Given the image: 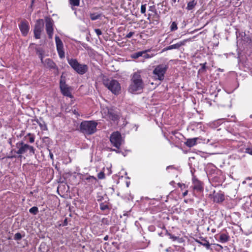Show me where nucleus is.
I'll return each mask as SVG.
<instances>
[{"mask_svg":"<svg viewBox=\"0 0 252 252\" xmlns=\"http://www.w3.org/2000/svg\"><path fill=\"white\" fill-rule=\"evenodd\" d=\"M67 62L71 67L79 74H84L88 71V66L86 64H80L76 59L68 58Z\"/></svg>","mask_w":252,"mask_h":252,"instance_id":"obj_4","label":"nucleus"},{"mask_svg":"<svg viewBox=\"0 0 252 252\" xmlns=\"http://www.w3.org/2000/svg\"><path fill=\"white\" fill-rule=\"evenodd\" d=\"M197 0H192L188 3L187 9L188 10H192L197 4Z\"/></svg>","mask_w":252,"mask_h":252,"instance_id":"obj_22","label":"nucleus"},{"mask_svg":"<svg viewBox=\"0 0 252 252\" xmlns=\"http://www.w3.org/2000/svg\"><path fill=\"white\" fill-rule=\"evenodd\" d=\"M146 4H142L141 6V13L144 14L146 12Z\"/></svg>","mask_w":252,"mask_h":252,"instance_id":"obj_38","label":"nucleus"},{"mask_svg":"<svg viewBox=\"0 0 252 252\" xmlns=\"http://www.w3.org/2000/svg\"><path fill=\"white\" fill-rule=\"evenodd\" d=\"M109 139L112 145L117 149H120L121 146L124 143L121 133L118 131L113 132L110 135Z\"/></svg>","mask_w":252,"mask_h":252,"instance_id":"obj_7","label":"nucleus"},{"mask_svg":"<svg viewBox=\"0 0 252 252\" xmlns=\"http://www.w3.org/2000/svg\"><path fill=\"white\" fill-rule=\"evenodd\" d=\"M196 242L205 247L207 250L211 249L209 242L205 239L202 238L201 240H196Z\"/></svg>","mask_w":252,"mask_h":252,"instance_id":"obj_19","label":"nucleus"},{"mask_svg":"<svg viewBox=\"0 0 252 252\" xmlns=\"http://www.w3.org/2000/svg\"><path fill=\"white\" fill-rule=\"evenodd\" d=\"M106 118L114 122L118 121L121 116L120 113L117 109L108 108L106 112Z\"/></svg>","mask_w":252,"mask_h":252,"instance_id":"obj_8","label":"nucleus"},{"mask_svg":"<svg viewBox=\"0 0 252 252\" xmlns=\"http://www.w3.org/2000/svg\"><path fill=\"white\" fill-rule=\"evenodd\" d=\"M206 63L200 64V65H201V67L199 69V72H203L206 70Z\"/></svg>","mask_w":252,"mask_h":252,"instance_id":"obj_35","label":"nucleus"},{"mask_svg":"<svg viewBox=\"0 0 252 252\" xmlns=\"http://www.w3.org/2000/svg\"><path fill=\"white\" fill-rule=\"evenodd\" d=\"M15 156H9V157H8V158H15Z\"/></svg>","mask_w":252,"mask_h":252,"instance_id":"obj_53","label":"nucleus"},{"mask_svg":"<svg viewBox=\"0 0 252 252\" xmlns=\"http://www.w3.org/2000/svg\"><path fill=\"white\" fill-rule=\"evenodd\" d=\"M35 51L36 54L38 56L42 63H43V55L44 54V51L41 48H35Z\"/></svg>","mask_w":252,"mask_h":252,"instance_id":"obj_20","label":"nucleus"},{"mask_svg":"<svg viewBox=\"0 0 252 252\" xmlns=\"http://www.w3.org/2000/svg\"><path fill=\"white\" fill-rule=\"evenodd\" d=\"M178 186L181 188L182 189H183V188H186V185L185 184H181V183H179L178 184Z\"/></svg>","mask_w":252,"mask_h":252,"instance_id":"obj_42","label":"nucleus"},{"mask_svg":"<svg viewBox=\"0 0 252 252\" xmlns=\"http://www.w3.org/2000/svg\"><path fill=\"white\" fill-rule=\"evenodd\" d=\"M101 14L97 13H91L90 15V18L92 20H96L100 18Z\"/></svg>","mask_w":252,"mask_h":252,"instance_id":"obj_25","label":"nucleus"},{"mask_svg":"<svg viewBox=\"0 0 252 252\" xmlns=\"http://www.w3.org/2000/svg\"><path fill=\"white\" fill-rule=\"evenodd\" d=\"M173 3H175L176 2V0H172Z\"/></svg>","mask_w":252,"mask_h":252,"instance_id":"obj_54","label":"nucleus"},{"mask_svg":"<svg viewBox=\"0 0 252 252\" xmlns=\"http://www.w3.org/2000/svg\"><path fill=\"white\" fill-rule=\"evenodd\" d=\"M29 212L34 215H36L38 213V209L36 206H33L30 209Z\"/></svg>","mask_w":252,"mask_h":252,"instance_id":"obj_26","label":"nucleus"},{"mask_svg":"<svg viewBox=\"0 0 252 252\" xmlns=\"http://www.w3.org/2000/svg\"><path fill=\"white\" fill-rule=\"evenodd\" d=\"M173 168V166H171V165H170V166H168L167 167H166V169H168L169 168Z\"/></svg>","mask_w":252,"mask_h":252,"instance_id":"obj_50","label":"nucleus"},{"mask_svg":"<svg viewBox=\"0 0 252 252\" xmlns=\"http://www.w3.org/2000/svg\"><path fill=\"white\" fill-rule=\"evenodd\" d=\"M66 85L65 77L63 76V73L61 76V79H60V86H62V85Z\"/></svg>","mask_w":252,"mask_h":252,"instance_id":"obj_32","label":"nucleus"},{"mask_svg":"<svg viewBox=\"0 0 252 252\" xmlns=\"http://www.w3.org/2000/svg\"><path fill=\"white\" fill-rule=\"evenodd\" d=\"M144 84L139 73H133L131 78V83L128 88V91L131 93L137 91H142L144 88Z\"/></svg>","mask_w":252,"mask_h":252,"instance_id":"obj_2","label":"nucleus"},{"mask_svg":"<svg viewBox=\"0 0 252 252\" xmlns=\"http://www.w3.org/2000/svg\"><path fill=\"white\" fill-rule=\"evenodd\" d=\"M103 83L113 94L118 95L120 94L121 87L117 80L112 79L104 78L103 79Z\"/></svg>","mask_w":252,"mask_h":252,"instance_id":"obj_3","label":"nucleus"},{"mask_svg":"<svg viewBox=\"0 0 252 252\" xmlns=\"http://www.w3.org/2000/svg\"><path fill=\"white\" fill-rule=\"evenodd\" d=\"M45 27L47 33L48 37L52 39L53 35V24L54 22L52 18L50 17H46L45 18Z\"/></svg>","mask_w":252,"mask_h":252,"instance_id":"obj_10","label":"nucleus"},{"mask_svg":"<svg viewBox=\"0 0 252 252\" xmlns=\"http://www.w3.org/2000/svg\"><path fill=\"white\" fill-rule=\"evenodd\" d=\"M55 42L56 44L57 50L59 57L61 59L64 58V52L63 50V43L60 37L57 35H56L55 36Z\"/></svg>","mask_w":252,"mask_h":252,"instance_id":"obj_12","label":"nucleus"},{"mask_svg":"<svg viewBox=\"0 0 252 252\" xmlns=\"http://www.w3.org/2000/svg\"><path fill=\"white\" fill-rule=\"evenodd\" d=\"M188 190H186V191H185L184 192H183V196H186V195L188 194Z\"/></svg>","mask_w":252,"mask_h":252,"instance_id":"obj_46","label":"nucleus"},{"mask_svg":"<svg viewBox=\"0 0 252 252\" xmlns=\"http://www.w3.org/2000/svg\"><path fill=\"white\" fill-rule=\"evenodd\" d=\"M163 230L164 231V234L169 236V238L173 241H175L178 239V237L173 235L171 233H169L167 230L165 229V227H163Z\"/></svg>","mask_w":252,"mask_h":252,"instance_id":"obj_24","label":"nucleus"},{"mask_svg":"<svg viewBox=\"0 0 252 252\" xmlns=\"http://www.w3.org/2000/svg\"><path fill=\"white\" fill-rule=\"evenodd\" d=\"M245 153L252 155V148H247L245 150Z\"/></svg>","mask_w":252,"mask_h":252,"instance_id":"obj_39","label":"nucleus"},{"mask_svg":"<svg viewBox=\"0 0 252 252\" xmlns=\"http://www.w3.org/2000/svg\"><path fill=\"white\" fill-rule=\"evenodd\" d=\"M95 32L96 33V34L99 36L102 34V32L101 30L99 29H95L94 30Z\"/></svg>","mask_w":252,"mask_h":252,"instance_id":"obj_40","label":"nucleus"},{"mask_svg":"<svg viewBox=\"0 0 252 252\" xmlns=\"http://www.w3.org/2000/svg\"><path fill=\"white\" fill-rule=\"evenodd\" d=\"M218 70L219 71H220V72H223V69H221V68H219Z\"/></svg>","mask_w":252,"mask_h":252,"instance_id":"obj_52","label":"nucleus"},{"mask_svg":"<svg viewBox=\"0 0 252 252\" xmlns=\"http://www.w3.org/2000/svg\"><path fill=\"white\" fill-rule=\"evenodd\" d=\"M173 183H174V181H172V182L170 183V184H173Z\"/></svg>","mask_w":252,"mask_h":252,"instance_id":"obj_55","label":"nucleus"},{"mask_svg":"<svg viewBox=\"0 0 252 252\" xmlns=\"http://www.w3.org/2000/svg\"><path fill=\"white\" fill-rule=\"evenodd\" d=\"M188 41H189V39H185V40L181 41L179 42H178L175 44L167 46L166 47L164 48L162 51H165L172 50V49H178L182 46L185 45L186 44V43H187V42Z\"/></svg>","mask_w":252,"mask_h":252,"instance_id":"obj_14","label":"nucleus"},{"mask_svg":"<svg viewBox=\"0 0 252 252\" xmlns=\"http://www.w3.org/2000/svg\"><path fill=\"white\" fill-rule=\"evenodd\" d=\"M44 66L49 68V69L54 70V73L56 75H58L59 73L58 67L57 66L56 63L50 59H47L43 61V63Z\"/></svg>","mask_w":252,"mask_h":252,"instance_id":"obj_11","label":"nucleus"},{"mask_svg":"<svg viewBox=\"0 0 252 252\" xmlns=\"http://www.w3.org/2000/svg\"><path fill=\"white\" fill-rule=\"evenodd\" d=\"M224 200V195L222 193H217L214 196V201L216 203H220Z\"/></svg>","mask_w":252,"mask_h":252,"instance_id":"obj_17","label":"nucleus"},{"mask_svg":"<svg viewBox=\"0 0 252 252\" xmlns=\"http://www.w3.org/2000/svg\"><path fill=\"white\" fill-rule=\"evenodd\" d=\"M73 113L77 115V116H79V114H78L77 111L76 110V109H74L73 111Z\"/></svg>","mask_w":252,"mask_h":252,"instance_id":"obj_45","label":"nucleus"},{"mask_svg":"<svg viewBox=\"0 0 252 252\" xmlns=\"http://www.w3.org/2000/svg\"><path fill=\"white\" fill-rule=\"evenodd\" d=\"M60 88L62 94L66 96L72 98L73 96L71 94V88L68 87L67 85L60 86Z\"/></svg>","mask_w":252,"mask_h":252,"instance_id":"obj_15","label":"nucleus"},{"mask_svg":"<svg viewBox=\"0 0 252 252\" xmlns=\"http://www.w3.org/2000/svg\"><path fill=\"white\" fill-rule=\"evenodd\" d=\"M50 158H53V154H52V153H50Z\"/></svg>","mask_w":252,"mask_h":252,"instance_id":"obj_51","label":"nucleus"},{"mask_svg":"<svg viewBox=\"0 0 252 252\" xmlns=\"http://www.w3.org/2000/svg\"><path fill=\"white\" fill-rule=\"evenodd\" d=\"M34 0H31V7L32 6V4L34 3Z\"/></svg>","mask_w":252,"mask_h":252,"instance_id":"obj_49","label":"nucleus"},{"mask_svg":"<svg viewBox=\"0 0 252 252\" xmlns=\"http://www.w3.org/2000/svg\"><path fill=\"white\" fill-rule=\"evenodd\" d=\"M168 68V65L165 64H160L156 66L153 71L155 78L159 81L163 80Z\"/></svg>","mask_w":252,"mask_h":252,"instance_id":"obj_6","label":"nucleus"},{"mask_svg":"<svg viewBox=\"0 0 252 252\" xmlns=\"http://www.w3.org/2000/svg\"><path fill=\"white\" fill-rule=\"evenodd\" d=\"M178 29L177 24L175 22L171 23L170 26V31L171 32L175 31Z\"/></svg>","mask_w":252,"mask_h":252,"instance_id":"obj_31","label":"nucleus"},{"mask_svg":"<svg viewBox=\"0 0 252 252\" xmlns=\"http://www.w3.org/2000/svg\"><path fill=\"white\" fill-rule=\"evenodd\" d=\"M34 135L31 133H28L24 137L25 140H26L27 142H29L30 143H32L34 142Z\"/></svg>","mask_w":252,"mask_h":252,"instance_id":"obj_21","label":"nucleus"},{"mask_svg":"<svg viewBox=\"0 0 252 252\" xmlns=\"http://www.w3.org/2000/svg\"><path fill=\"white\" fill-rule=\"evenodd\" d=\"M19 27L22 34L24 36L27 35L30 29L28 21L25 20L22 21L19 25Z\"/></svg>","mask_w":252,"mask_h":252,"instance_id":"obj_13","label":"nucleus"},{"mask_svg":"<svg viewBox=\"0 0 252 252\" xmlns=\"http://www.w3.org/2000/svg\"><path fill=\"white\" fill-rule=\"evenodd\" d=\"M70 4L74 6H78L80 4V0H69Z\"/></svg>","mask_w":252,"mask_h":252,"instance_id":"obj_30","label":"nucleus"},{"mask_svg":"<svg viewBox=\"0 0 252 252\" xmlns=\"http://www.w3.org/2000/svg\"><path fill=\"white\" fill-rule=\"evenodd\" d=\"M197 139L198 138L188 139L187 141L185 142V144L188 147H192L196 144Z\"/></svg>","mask_w":252,"mask_h":252,"instance_id":"obj_18","label":"nucleus"},{"mask_svg":"<svg viewBox=\"0 0 252 252\" xmlns=\"http://www.w3.org/2000/svg\"><path fill=\"white\" fill-rule=\"evenodd\" d=\"M134 34V32H129L128 34H127L126 35V37L129 38L131 37Z\"/></svg>","mask_w":252,"mask_h":252,"instance_id":"obj_41","label":"nucleus"},{"mask_svg":"<svg viewBox=\"0 0 252 252\" xmlns=\"http://www.w3.org/2000/svg\"><path fill=\"white\" fill-rule=\"evenodd\" d=\"M22 235L20 233H17L14 236V239L16 241H19L22 239Z\"/></svg>","mask_w":252,"mask_h":252,"instance_id":"obj_34","label":"nucleus"},{"mask_svg":"<svg viewBox=\"0 0 252 252\" xmlns=\"http://www.w3.org/2000/svg\"><path fill=\"white\" fill-rule=\"evenodd\" d=\"M142 56V51L133 53L131 55L132 59H137Z\"/></svg>","mask_w":252,"mask_h":252,"instance_id":"obj_28","label":"nucleus"},{"mask_svg":"<svg viewBox=\"0 0 252 252\" xmlns=\"http://www.w3.org/2000/svg\"><path fill=\"white\" fill-rule=\"evenodd\" d=\"M163 234H164V233L162 232H159L158 233V235L160 237H162L163 236Z\"/></svg>","mask_w":252,"mask_h":252,"instance_id":"obj_47","label":"nucleus"},{"mask_svg":"<svg viewBox=\"0 0 252 252\" xmlns=\"http://www.w3.org/2000/svg\"><path fill=\"white\" fill-rule=\"evenodd\" d=\"M229 238L227 234L222 233L220 235L219 239L221 243H225L228 241Z\"/></svg>","mask_w":252,"mask_h":252,"instance_id":"obj_23","label":"nucleus"},{"mask_svg":"<svg viewBox=\"0 0 252 252\" xmlns=\"http://www.w3.org/2000/svg\"><path fill=\"white\" fill-rule=\"evenodd\" d=\"M97 177L99 179H103L105 178V174L103 172H100L98 174Z\"/></svg>","mask_w":252,"mask_h":252,"instance_id":"obj_37","label":"nucleus"},{"mask_svg":"<svg viewBox=\"0 0 252 252\" xmlns=\"http://www.w3.org/2000/svg\"><path fill=\"white\" fill-rule=\"evenodd\" d=\"M97 125L95 121H83L80 125L79 130L84 135H92L96 131Z\"/></svg>","mask_w":252,"mask_h":252,"instance_id":"obj_1","label":"nucleus"},{"mask_svg":"<svg viewBox=\"0 0 252 252\" xmlns=\"http://www.w3.org/2000/svg\"><path fill=\"white\" fill-rule=\"evenodd\" d=\"M218 246H220L221 248H222V247H221V246L219 245H218Z\"/></svg>","mask_w":252,"mask_h":252,"instance_id":"obj_56","label":"nucleus"},{"mask_svg":"<svg viewBox=\"0 0 252 252\" xmlns=\"http://www.w3.org/2000/svg\"><path fill=\"white\" fill-rule=\"evenodd\" d=\"M108 238H109L108 236V235H106V236H105L104 237V239H104V241H107V240H108Z\"/></svg>","mask_w":252,"mask_h":252,"instance_id":"obj_48","label":"nucleus"},{"mask_svg":"<svg viewBox=\"0 0 252 252\" xmlns=\"http://www.w3.org/2000/svg\"><path fill=\"white\" fill-rule=\"evenodd\" d=\"M67 225V218H65L64 220H63V224L62 225L63 226H66Z\"/></svg>","mask_w":252,"mask_h":252,"instance_id":"obj_44","label":"nucleus"},{"mask_svg":"<svg viewBox=\"0 0 252 252\" xmlns=\"http://www.w3.org/2000/svg\"><path fill=\"white\" fill-rule=\"evenodd\" d=\"M147 50L142 51V56L144 59H149L152 56L147 53Z\"/></svg>","mask_w":252,"mask_h":252,"instance_id":"obj_29","label":"nucleus"},{"mask_svg":"<svg viewBox=\"0 0 252 252\" xmlns=\"http://www.w3.org/2000/svg\"><path fill=\"white\" fill-rule=\"evenodd\" d=\"M36 122L42 129L44 130H46L47 129V126L44 122H42V123H41L39 121V120H37L36 121Z\"/></svg>","mask_w":252,"mask_h":252,"instance_id":"obj_27","label":"nucleus"},{"mask_svg":"<svg viewBox=\"0 0 252 252\" xmlns=\"http://www.w3.org/2000/svg\"><path fill=\"white\" fill-rule=\"evenodd\" d=\"M100 209L102 211H105L109 209V208L107 204L102 203L100 204Z\"/></svg>","mask_w":252,"mask_h":252,"instance_id":"obj_33","label":"nucleus"},{"mask_svg":"<svg viewBox=\"0 0 252 252\" xmlns=\"http://www.w3.org/2000/svg\"><path fill=\"white\" fill-rule=\"evenodd\" d=\"M44 21L43 19H38L36 21L33 30L34 36L36 39H40L41 32L43 30Z\"/></svg>","mask_w":252,"mask_h":252,"instance_id":"obj_9","label":"nucleus"},{"mask_svg":"<svg viewBox=\"0 0 252 252\" xmlns=\"http://www.w3.org/2000/svg\"><path fill=\"white\" fill-rule=\"evenodd\" d=\"M110 151H115L117 153H120L121 152V151L119 150V149H115L110 148Z\"/></svg>","mask_w":252,"mask_h":252,"instance_id":"obj_43","label":"nucleus"},{"mask_svg":"<svg viewBox=\"0 0 252 252\" xmlns=\"http://www.w3.org/2000/svg\"><path fill=\"white\" fill-rule=\"evenodd\" d=\"M16 147L18 149V150L15 152L18 155L24 154L28 151H29V154L30 155L35 154V149L33 146L25 143L23 141H21L16 143Z\"/></svg>","mask_w":252,"mask_h":252,"instance_id":"obj_5","label":"nucleus"},{"mask_svg":"<svg viewBox=\"0 0 252 252\" xmlns=\"http://www.w3.org/2000/svg\"><path fill=\"white\" fill-rule=\"evenodd\" d=\"M193 189L197 191L203 190L202 183L197 179H193Z\"/></svg>","mask_w":252,"mask_h":252,"instance_id":"obj_16","label":"nucleus"},{"mask_svg":"<svg viewBox=\"0 0 252 252\" xmlns=\"http://www.w3.org/2000/svg\"><path fill=\"white\" fill-rule=\"evenodd\" d=\"M86 180L91 181L92 182H95L97 180L96 178L93 176H89L88 177L86 178Z\"/></svg>","mask_w":252,"mask_h":252,"instance_id":"obj_36","label":"nucleus"}]
</instances>
